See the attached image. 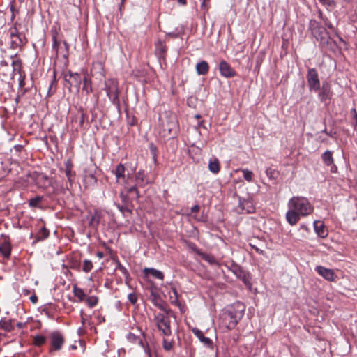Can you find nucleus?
Wrapping results in <instances>:
<instances>
[{"label":"nucleus","instance_id":"nucleus-1","mask_svg":"<svg viewBox=\"0 0 357 357\" xmlns=\"http://www.w3.org/2000/svg\"><path fill=\"white\" fill-rule=\"evenodd\" d=\"M289 210L286 213V220L291 225H296L301 219V217H305L310 215L314 207L309 200L304 197L294 196L288 202Z\"/></svg>","mask_w":357,"mask_h":357},{"label":"nucleus","instance_id":"nucleus-2","mask_svg":"<svg viewBox=\"0 0 357 357\" xmlns=\"http://www.w3.org/2000/svg\"><path fill=\"white\" fill-rule=\"evenodd\" d=\"M160 135L163 137H174L179 132V124L176 115L165 111L159 117Z\"/></svg>","mask_w":357,"mask_h":357},{"label":"nucleus","instance_id":"nucleus-3","mask_svg":"<svg viewBox=\"0 0 357 357\" xmlns=\"http://www.w3.org/2000/svg\"><path fill=\"white\" fill-rule=\"evenodd\" d=\"M104 90L112 103L117 107L120 105L119 93L120 89L119 82L116 79L109 78L105 80Z\"/></svg>","mask_w":357,"mask_h":357},{"label":"nucleus","instance_id":"nucleus-4","mask_svg":"<svg viewBox=\"0 0 357 357\" xmlns=\"http://www.w3.org/2000/svg\"><path fill=\"white\" fill-rule=\"evenodd\" d=\"M309 29L312 36L320 42L321 44L327 45L330 37L328 33L315 20H310L309 23Z\"/></svg>","mask_w":357,"mask_h":357},{"label":"nucleus","instance_id":"nucleus-5","mask_svg":"<svg viewBox=\"0 0 357 357\" xmlns=\"http://www.w3.org/2000/svg\"><path fill=\"white\" fill-rule=\"evenodd\" d=\"M141 333L143 339L132 333H129L128 334L127 339L130 342L138 343L142 348H144V351L148 356L151 357V347L153 344V342H151V336L148 334H146L144 332H142Z\"/></svg>","mask_w":357,"mask_h":357},{"label":"nucleus","instance_id":"nucleus-6","mask_svg":"<svg viewBox=\"0 0 357 357\" xmlns=\"http://www.w3.org/2000/svg\"><path fill=\"white\" fill-rule=\"evenodd\" d=\"M170 317L172 315H167V314H158L155 317V321L158 330L165 336H170L172 335Z\"/></svg>","mask_w":357,"mask_h":357},{"label":"nucleus","instance_id":"nucleus-7","mask_svg":"<svg viewBox=\"0 0 357 357\" xmlns=\"http://www.w3.org/2000/svg\"><path fill=\"white\" fill-rule=\"evenodd\" d=\"M65 85L70 91L72 87L79 89L82 82V78L79 73H73L68 70L63 73Z\"/></svg>","mask_w":357,"mask_h":357},{"label":"nucleus","instance_id":"nucleus-8","mask_svg":"<svg viewBox=\"0 0 357 357\" xmlns=\"http://www.w3.org/2000/svg\"><path fill=\"white\" fill-rule=\"evenodd\" d=\"M306 78L310 91H318V90L320 89L321 82L316 68H309L307 70Z\"/></svg>","mask_w":357,"mask_h":357},{"label":"nucleus","instance_id":"nucleus-9","mask_svg":"<svg viewBox=\"0 0 357 357\" xmlns=\"http://www.w3.org/2000/svg\"><path fill=\"white\" fill-rule=\"evenodd\" d=\"M50 352L60 351L65 342L63 335L58 331H53L50 333Z\"/></svg>","mask_w":357,"mask_h":357},{"label":"nucleus","instance_id":"nucleus-10","mask_svg":"<svg viewBox=\"0 0 357 357\" xmlns=\"http://www.w3.org/2000/svg\"><path fill=\"white\" fill-rule=\"evenodd\" d=\"M59 29L53 26L51 29V35L52 40V51L54 52L55 59H58L59 56L61 55V51L63 50L61 46V41L59 40Z\"/></svg>","mask_w":357,"mask_h":357},{"label":"nucleus","instance_id":"nucleus-11","mask_svg":"<svg viewBox=\"0 0 357 357\" xmlns=\"http://www.w3.org/2000/svg\"><path fill=\"white\" fill-rule=\"evenodd\" d=\"M245 310V305L243 303L237 301L231 305L226 311L234 316L236 320L240 321L244 315Z\"/></svg>","mask_w":357,"mask_h":357},{"label":"nucleus","instance_id":"nucleus-12","mask_svg":"<svg viewBox=\"0 0 357 357\" xmlns=\"http://www.w3.org/2000/svg\"><path fill=\"white\" fill-rule=\"evenodd\" d=\"M318 97L321 102H326L327 100H330L333 95V92L331 89V85L328 82L322 83L320 89L318 90Z\"/></svg>","mask_w":357,"mask_h":357},{"label":"nucleus","instance_id":"nucleus-13","mask_svg":"<svg viewBox=\"0 0 357 357\" xmlns=\"http://www.w3.org/2000/svg\"><path fill=\"white\" fill-rule=\"evenodd\" d=\"M231 271L238 278L241 280L246 286H250V274L242 267L238 265H233L231 268Z\"/></svg>","mask_w":357,"mask_h":357},{"label":"nucleus","instance_id":"nucleus-14","mask_svg":"<svg viewBox=\"0 0 357 357\" xmlns=\"http://www.w3.org/2000/svg\"><path fill=\"white\" fill-rule=\"evenodd\" d=\"M315 271L319 275L328 282H334L337 278L333 269L326 268L323 266H317Z\"/></svg>","mask_w":357,"mask_h":357},{"label":"nucleus","instance_id":"nucleus-15","mask_svg":"<svg viewBox=\"0 0 357 357\" xmlns=\"http://www.w3.org/2000/svg\"><path fill=\"white\" fill-rule=\"evenodd\" d=\"M238 320H236L234 316L225 311L221 317V323L228 330L234 329L238 323Z\"/></svg>","mask_w":357,"mask_h":357},{"label":"nucleus","instance_id":"nucleus-16","mask_svg":"<svg viewBox=\"0 0 357 357\" xmlns=\"http://www.w3.org/2000/svg\"><path fill=\"white\" fill-rule=\"evenodd\" d=\"M219 70L220 75L226 78L234 77L236 73L232 68L229 63L225 61H222L219 64Z\"/></svg>","mask_w":357,"mask_h":357},{"label":"nucleus","instance_id":"nucleus-17","mask_svg":"<svg viewBox=\"0 0 357 357\" xmlns=\"http://www.w3.org/2000/svg\"><path fill=\"white\" fill-rule=\"evenodd\" d=\"M103 218V213L101 210L95 209L89 218V225L93 229H97L101 220Z\"/></svg>","mask_w":357,"mask_h":357},{"label":"nucleus","instance_id":"nucleus-18","mask_svg":"<svg viewBox=\"0 0 357 357\" xmlns=\"http://www.w3.org/2000/svg\"><path fill=\"white\" fill-rule=\"evenodd\" d=\"M9 37H26L25 33L22 31V24L16 21L8 29Z\"/></svg>","mask_w":357,"mask_h":357},{"label":"nucleus","instance_id":"nucleus-19","mask_svg":"<svg viewBox=\"0 0 357 357\" xmlns=\"http://www.w3.org/2000/svg\"><path fill=\"white\" fill-rule=\"evenodd\" d=\"M10 47L11 49H22L28 43L26 37H10Z\"/></svg>","mask_w":357,"mask_h":357},{"label":"nucleus","instance_id":"nucleus-20","mask_svg":"<svg viewBox=\"0 0 357 357\" xmlns=\"http://www.w3.org/2000/svg\"><path fill=\"white\" fill-rule=\"evenodd\" d=\"M321 159L324 163L327 166H331V171L332 172H335L337 170L336 166L334 165V160L333 157V152L331 151H326L321 155Z\"/></svg>","mask_w":357,"mask_h":357},{"label":"nucleus","instance_id":"nucleus-21","mask_svg":"<svg viewBox=\"0 0 357 357\" xmlns=\"http://www.w3.org/2000/svg\"><path fill=\"white\" fill-rule=\"evenodd\" d=\"M314 228L316 234L321 238H325L328 234V231L322 221L315 220L314 222Z\"/></svg>","mask_w":357,"mask_h":357},{"label":"nucleus","instance_id":"nucleus-22","mask_svg":"<svg viewBox=\"0 0 357 357\" xmlns=\"http://www.w3.org/2000/svg\"><path fill=\"white\" fill-rule=\"evenodd\" d=\"M135 183L139 187H144L149 181L147 174L144 170L140 169L135 174Z\"/></svg>","mask_w":357,"mask_h":357},{"label":"nucleus","instance_id":"nucleus-23","mask_svg":"<svg viewBox=\"0 0 357 357\" xmlns=\"http://www.w3.org/2000/svg\"><path fill=\"white\" fill-rule=\"evenodd\" d=\"M12 246L10 241L7 240L0 244V254L3 259L8 260L11 255Z\"/></svg>","mask_w":357,"mask_h":357},{"label":"nucleus","instance_id":"nucleus-24","mask_svg":"<svg viewBox=\"0 0 357 357\" xmlns=\"http://www.w3.org/2000/svg\"><path fill=\"white\" fill-rule=\"evenodd\" d=\"M192 331L203 344L208 347H211L213 346L212 340L209 337H205L202 331L195 328H193Z\"/></svg>","mask_w":357,"mask_h":357},{"label":"nucleus","instance_id":"nucleus-25","mask_svg":"<svg viewBox=\"0 0 357 357\" xmlns=\"http://www.w3.org/2000/svg\"><path fill=\"white\" fill-rule=\"evenodd\" d=\"M155 54L160 58H164L166 56L167 52V47L165 42L161 40H158L155 44Z\"/></svg>","mask_w":357,"mask_h":357},{"label":"nucleus","instance_id":"nucleus-26","mask_svg":"<svg viewBox=\"0 0 357 357\" xmlns=\"http://www.w3.org/2000/svg\"><path fill=\"white\" fill-rule=\"evenodd\" d=\"M84 181L87 186L95 185L97 183L95 174L89 169L84 170Z\"/></svg>","mask_w":357,"mask_h":357},{"label":"nucleus","instance_id":"nucleus-27","mask_svg":"<svg viewBox=\"0 0 357 357\" xmlns=\"http://www.w3.org/2000/svg\"><path fill=\"white\" fill-rule=\"evenodd\" d=\"M73 163L70 160H68L65 162V174L68 178V181L70 183V185H72L73 181V177L75 175V172L73 171Z\"/></svg>","mask_w":357,"mask_h":357},{"label":"nucleus","instance_id":"nucleus-28","mask_svg":"<svg viewBox=\"0 0 357 357\" xmlns=\"http://www.w3.org/2000/svg\"><path fill=\"white\" fill-rule=\"evenodd\" d=\"M197 73L199 75H205L209 71V65L206 61H202L196 65Z\"/></svg>","mask_w":357,"mask_h":357},{"label":"nucleus","instance_id":"nucleus-29","mask_svg":"<svg viewBox=\"0 0 357 357\" xmlns=\"http://www.w3.org/2000/svg\"><path fill=\"white\" fill-rule=\"evenodd\" d=\"M208 169L213 174H217L220 170V165L218 158H215L209 160Z\"/></svg>","mask_w":357,"mask_h":357},{"label":"nucleus","instance_id":"nucleus-30","mask_svg":"<svg viewBox=\"0 0 357 357\" xmlns=\"http://www.w3.org/2000/svg\"><path fill=\"white\" fill-rule=\"evenodd\" d=\"M144 272L146 274H151L153 277L162 280L164 279V274L162 272L155 269L153 268H145Z\"/></svg>","mask_w":357,"mask_h":357},{"label":"nucleus","instance_id":"nucleus-31","mask_svg":"<svg viewBox=\"0 0 357 357\" xmlns=\"http://www.w3.org/2000/svg\"><path fill=\"white\" fill-rule=\"evenodd\" d=\"M199 255L202 257V259H203L204 260H205L206 261H207L210 264H211V265H218V261L216 260V259L213 255L207 254V253L204 252H199Z\"/></svg>","mask_w":357,"mask_h":357},{"label":"nucleus","instance_id":"nucleus-32","mask_svg":"<svg viewBox=\"0 0 357 357\" xmlns=\"http://www.w3.org/2000/svg\"><path fill=\"white\" fill-rule=\"evenodd\" d=\"M0 328L6 331L10 332L13 330L12 321L10 319L0 320Z\"/></svg>","mask_w":357,"mask_h":357},{"label":"nucleus","instance_id":"nucleus-33","mask_svg":"<svg viewBox=\"0 0 357 357\" xmlns=\"http://www.w3.org/2000/svg\"><path fill=\"white\" fill-rule=\"evenodd\" d=\"M73 292L74 296L78 298L79 302H82L84 300L86 294L82 289L75 285L73 286Z\"/></svg>","mask_w":357,"mask_h":357},{"label":"nucleus","instance_id":"nucleus-34","mask_svg":"<svg viewBox=\"0 0 357 357\" xmlns=\"http://www.w3.org/2000/svg\"><path fill=\"white\" fill-rule=\"evenodd\" d=\"M125 170L126 168L123 164H119L116 166L114 173L118 180L121 178H125Z\"/></svg>","mask_w":357,"mask_h":357},{"label":"nucleus","instance_id":"nucleus-35","mask_svg":"<svg viewBox=\"0 0 357 357\" xmlns=\"http://www.w3.org/2000/svg\"><path fill=\"white\" fill-rule=\"evenodd\" d=\"M83 91L86 92V95H89L90 93L93 91V87L91 84V82L86 77H84L83 79Z\"/></svg>","mask_w":357,"mask_h":357},{"label":"nucleus","instance_id":"nucleus-36","mask_svg":"<svg viewBox=\"0 0 357 357\" xmlns=\"http://www.w3.org/2000/svg\"><path fill=\"white\" fill-rule=\"evenodd\" d=\"M46 342V337L43 335H37L33 338V344L36 347H41Z\"/></svg>","mask_w":357,"mask_h":357},{"label":"nucleus","instance_id":"nucleus-37","mask_svg":"<svg viewBox=\"0 0 357 357\" xmlns=\"http://www.w3.org/2000/svg\"><path fill=\"white\" fill-rule=\"evenodd\" d=\"M266 174L269 178V179L276 181L280 175V173L276 169L267 168L266 169Z\"/></svg>","mask_w":357,"mask_h":357},{"label":"nucleus","instance_id":"nucleus-38","mask_svg":"<svg viewBox=\"0 0 357 357\" xmlns=\"http://www.w3.org/2000/svg\"><path fill=\"white\" fill-rule=\"evenodd\" d=\"M43 200V197L41 196H36L33 198H31L29 199V206L31 208H41L40 206V202Z\"/></svg>","mask_w":357,"mask_h":357},{"label":"nucleus","instance_id":"nucleus-39","mask_svg":"<svg viewBox=\"0 0 357 357\" xmlns=\"http://www.w3.org/2000/svg\"><path fill=\"white\" fill-rule=\"evenodd\" d=\"M155 305L163 312L162 314H167V315H172V317H175L173 311L168 308L166 305L163 303H158L156 301L155 302Z\"/></svg>","mask_w":357,"mask_h":357},{"label":"nucleus","instance_id":"nucleus-40","mask_svg":"<svg viewBox=\"0 0 357 357\" xmlns=\"http://www.w3.org/2000/svg\"><path fill=\"white\" fill-rule=\"evenodd\" d=\"M116 267L115 270H119L121 272V273L125 276L126 278H128L130 276L128 271L124 267L119 260L115 261Z\"/></svg>","mask_w":357,"mask_h":357},{"label":"nucleus","instance_id":"nucleus-41","mask_svg":"<svg viewBox=\"0 0 357 357\" xmlns=\"http://www.w3.org/2000/svg\"><path fill=\"white\" fill-rule=\"evenodd\" d=\"M85 302L89 307L92 308L98 304V298L96 296H89L86 298Z\"/></svg>","mask_w":357,"mask_h":357},{"label":"nucleus","instance_id":"nucleus-42","mask_svg":"<svg viewBox=\"0 0 357 357\" xmlns=\"http://www.w3.org/2000/svg\"><path fill=\"white\" fill-rule=\"evenodd\" d=\"M93 265L91 260L84 259L83 261L82 271L84 273H89L93 269Z\"/></svg>","mask_w":357,"mask_h":357},{"label":"nucleus","instance_id":"nucleus-43","mask_svg":"<svg viewBox=\"0 0 357 357\" xmlns=\"http://www.w3.org/2000/svg\"><path fill=\"white\" fill-rule=\"evenodd\" d=\"M62 43L63 44L64 47H63V50H62L61 52V56L64 58L66 61L68 62L70 45L66 40L62 41Z\"/></svg>","mask_w":357,"mask_h":357},{"label":"nucleus","instance_id":"nucleus-44","mask_svg":"<svg viewBox=\"0 0 357 357\" xmlns=\"http://www.w3.org/2000/svg\"><path fill=\"white\" fill-rule=\"evenodd\" d=\"M240 171L242 172L243 174V178L245 181H247L248 182L252 181L253 173L252 171L248 169H240Z\"/></svg>","mask_w":357,"mask_h":357},{"label":"nucleus","instance_id":"nucleus-45","mask_svg":"<svg viewBox=\"0 0 357 357\" xmlns=\"http://www.w3.org/2000/svg\"><path fill=\"white\" fill-rule=\"evenodd\" d=\"M172 292H173L174 296H170L171 303L174 305L180 307L181 303L178 301V292H177V290L176 289V288L172 289Z\"/></svg>","mask_w":357,"mask_h":357},{"label":"nucleus","instance_id":"nucleus-46","mask_svg":"<svg viewBox=\"0 0 357 357\" xmlns=\"http://www.w3.org/2000/svg\"><path fill=\"white\" fill-rule=\"evenodd\" d=\"M327 9H333L336 6V3L334 0H318Z\"/></svg>","mask_w":357,"mask_h":357},{"label":"nucleus","instance_id":"nucleus-47","mask_svg":"<svg viewBox=\"0 0 357 357\" xmlns=\"http://www.w3.org/2000/svg\"><path fill=\"white\" fill-rule=\"evenodd\" d=\"M50 231L45 227L42 228L37 234L38 240H43L49 236Z\"/></svg>","mask_w":357,"mask_h":357},{"label":"nucleus","instance_id":"nucleus-48","mask_svg":"<svg viewBox=\"0 0 357 357\" xmlns=\"http://www.w3.org/2000/svg\"><path fill=\"white\" fill-rule=\"evenodd\" d=\"M56 91V73H54L53 79L51 82L50 86L49 87L48 90V95L51 96Z\"/></svg>","mask_w":357,"mask_h":357},{"label":"nucleus","instance_id":"nucleus-49","mask_svg":"<svg viewBox=\"0 0 357 357\" xmlns=\"http://www.w3.org/2000/svg\"><path fill=\"white\" fill-rule=\"evenodd\" d=\"M162 347L165 350L170 351L173 347V342L169 341L167 339H164L162 342Z\"/></svg>","mask_w":357,"mask_h":357},{"label":"nucleus","instance_id":"nucleus-50","mask_svg":"<svg viewBox=\"0 0 357 357\" xmlns=\"http://www.w3.org/2000/svg\"><path fill=\"white\" fill-rule=\"evenodd\" d=\"M137 187H139V186L135 184V185L128 188L127 190L128 192H129L130 194L134 193L135 195L136 199H138L140 197L139 192L137 190Z\"/></svg>","mask_w":357,"mask_h":357},{"label":"nucleus","instance_id":"nucleus-51","mask_svg":"<svg viewBox=\"0 0 357 357\" xmlns=\"http://www.w3.org/2000/svg\"><path fill=\"white\" fill-rule=\"evenodd\" d=\"M128 298L129 301L133 305L135 304L137 301V296L135 293L129 294L128 296Z\"/></svg>","mask_w":357,"mask_h":357},{"label":"nucleus","instance_id":"nucleus-52","mask_svg":"<svg viewBox=\"0 0 357 357\" xmlns=\"http://www.w3.org/2000/svg\"><path fill=\"white\" fill-rule=\"evenodd\" d=\"M321 20L323 21L326 27L331 30L334 29L333 25L327 17H324Z\"/></svg>","mask_w":357,"mask_h":357},{"label":"nucleus","instance_id":"nucleus-53","mask_svg":"<svg viewBox=\"0 0 357 357\" xmlns=\"http://www.w3.org/2000/svg\"><path fill=\"white\" fill-rule=\"evenodd\" d=\"M188 248L190 249H191L192 250H193L194 252H195L198 255H199V252H202V251H201L198 248L197 246L196 245L195 243H189L188 244Z\"/></svg>","mask_w":357,"mask_h":357},{"label":"nucleus","instance_id":"nucleus-54","mask_svg":"<svg viewBox=\"0 0 357 357\" xmlns=\"http://www.w3.org/2000/svg\"><path fill=\"white\" fill-rule=\"evenodd\" d=\"M12 65L13 66L14 70L17 69L20 70L21 67V61L19 59L13 60L12 62Z\"/></svg>","mask_w":357,"mask_h":357},{"label":"nucleus","instance_id":"nucleus-55","mask_svg":"<svg viewBox=\"0 0 357 357\" xmlns=\"http://www.w3.org/2000/svg\"><path fill=\"white\" fill-rule=\"evenodd\" d=\"M117 208L122 213H124L125 212H128L130 214L132 213V210L128 208L127 207L121 205H117Z\"/></svg>","mask_w":357,"mask_h":357},{"label":"nucleus","instance_id":"nucleus-56","mask_svg":"<svg viewBox=\"0 0 357 357\" xmlns=\"http://www.w3.org/2000/svg\"><path fill=\"white\" fill-rule=\"evenodd\" d=\"M149 146H150L151 152L152 155H153V158H155L156 157V155H157V148L152 143L150 144Z\"/></svg>","mask_w":357,"mask_h":357},{"label":"nucleus","instance_id":"nucleus-57","mask_svg":"<svg viewBox=\"0 0 357 357\" xmlns=\"http://www.w3.org/2000/svg\"><path fill=\"white\" fill-rule=\"evenodd\" d=\"M85 118H86L85 114L83 112H82L81 114H80L79 120V127H82L83 126V124H84V121H85Z\"/></svg>","mask_w":357,"mask_h":357},{"label":"nucleus","instance_id":"nucleus-58","mask_svg":"<svg viewBox=\"0 0 357 357\" xmlns=\"http://www.w3.org/2000/svg\"><path fill=\"white\" fill-rule=\"evenodd\" d=\"M132 75L136 77H140L141 76H144V71H140L139 70H135L132 72Z\"/></svg>","mask_w":357,"mask_h":357},{"label":"nucleus","instance_id":"nucleus-59","mask_svg":"<svg viewBox=\"0 0 357 357\" xmlns=\"http://www.w3.org/2000/svg\"><path fill=\"white\" fill-rule=\"evenodd\" d=\"M30 301L32 303L36 304L38 302V296L33 293L30 297Z\"/></svg>","mask_w":357,"mask_h":357},{"label":"nucleus","instance_id":"nucleus-60","mask_svg":"<svg viewBox=\"0 0 357 357\" xmlns=\"http://www.w3.org/2000/svg\"><path fill=\"white\" fill-rule=\"evenodd\" d=\"M199 208H200L199 206L196 204L191 208V213H197L199 211Z\"/></svg>","mask_w":357,"mask_h":357},{"label":"nucleus","instance_id":"nucleus-61","mask_svg":"<svg viewBox=\"0 0 357 357\" xmlns=\"http://www.w3.org/2000/svg\"><path fill=\"white\" fill-rule=\"evenodd\" d=\"M317 13H318V17L320 20L324 19V16L322 10L321 9L317 10Z\"/></svg>","mask_w":357,"mask_h":357},{"label":"nucleus","instance_id":"nucleus-62","mask_svg":"<svg viewBox=\"0 0 357 357\" xmlns=\"http://www.w3.org/2000/svg\"><path fill=\"white\" fill-rule=\"evenodd\" d=\"M322 132L325 133L326 135H327L328 136H329L331 137H333V135L332 132H328L326 128H325L322 131Z\"/></svg>","mask_w":357,"mask_h":357},{"label":"nucleus","instance_id":"nucleus-63","mask_svg":"<svg viewBox=\"0 0 357 357\" xmlns=\"http://www.w3.org/2000/svg\"><path fill=\"white\" fill-rule=\"evenodd\" d=\"M96 255H97V257H98V258H100V259L103 258V257H104V256H105L104 253H103L102 252H100V251L96 253Z\"/></svg>","mask_w":357,"mask_h":357},{"label":"nucleus","instance_id":"nucleus-64","mask_svg":"<svg viewBox=\"0 0 357 357\" xmlns=\"http://www.w3.org/2000/svg\"><path fill=\"white\" fill-rule=\"evenodd\" d=\"M354 119L355 121V122L354 123V126L356 128V127H357V114H356V115H354Z\"/></svg>","mask_w":357,"mask_h":357}]
</instances>
